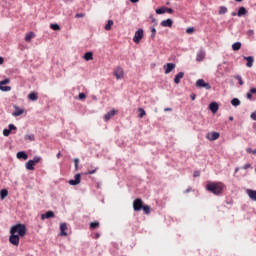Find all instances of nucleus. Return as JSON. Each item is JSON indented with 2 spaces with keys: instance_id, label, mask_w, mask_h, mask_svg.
<instances>
[{
  "instance_id": "49530a36",
  "label": "nucleus",
  "mask_w": 256,
  "mask_h": 256,
  "mask_svg": "<svg viewBox=\"0 0 256 256\" xmlns=\"http://www.w3.org/2000/svg\"><path fill=\"white\" fill-rule=\"evenodd\" d=\"M75 17H76V19H81V18L85 17V13H77L75 15Z\"/></svg>"
},
{
  "instance_id": "09e8293b",
  "label": "nucleus",
  "mask_w": 256,
  "mask_h": 256,
  "mask_svg": "<svg viewBox=\"0 0 256 256\" xmlns=\"http://www.w3.org/2000/svg\"><path fill=\"white\" fill-rule=\"evenodd\" d=\"M151 37H155V35H156V33H157V29H155V28H152L151 29Z\"/></svg>"
},
{
  "instance_id": "2f4dec72",
  "label": "nucleus",
  "mask_w": 256,
  "mask_h": 256,
  "mask_svg": "<svg viewBox=\"0 0 256 256\" xmlns=\"http://www.w3.org/2000/svg\"><path fill=\"white\" fill-rule=\"evenodd\" d=\"M233 51H239L241 49V42H236L232 45Z\"/></svg>"
},
{
  "instance_id": "5701e85b",
  "label": "nucleus",
  "mask_w": 256,
  "mask_h": 256,
  "mask_svg": "<svg viewBox=\"0 0 256 256\" xmlns=\"http://www.w3.org/2000/svg\"><path fill=\"white\" fill-rule=\"evenodd\" d=\"M60 231H61V235H63L64 237H67V224L66 223H62L60 225Z\"/></svg>"
},
{
  "instance_id": "052dcab7",
  "label": "nucleus",
  "mask_w": 256,
  "mask_h": 256,
  "mask_svg": "<svg viewBox=\"0 0 256 256\" xmlns=\"http://www.w3.org/2000/svg\"><path fill=\"white\" fill-rule=\"evenodd\" d=\"M3 57H0V65H3Z\"/></svg>"
},
{
  "instance_id": "69168bd1",
  "label": "nucleus",
  "mask_w": 256,
  "mask_h": 256,
  "mask_svg": "<svg viewBox=\"0 0 256 256\" xmlns=\"http://www.w3.org/2000/svg\"><path fill=\"white\" fill-rule=\"evenodd\" d=\"M252 153H253L254 155H256V150L252 151Z\"/></svg>"
},
{
  "instance_id": "a18cd8bd",
  "label": "nucleus",
  "mask_w": 256,
  "mask_h": 256,
  "mask_svg": "<svg viewBox=\"0 0 256 256\" xmlns=\"http://www.w3.org/2000/svg\"><path fill=\"white\" fill-rule=\"evenodd\" d=\"M74 164H75V169L77 171V169H79V158L74 159Z\"/></svg>"
},
{
  "instance_id": "dca6fc26",
  "label": "nucleus",
  "mask_w": 256,
  "mask_h": 256,
  "mask_svg": "<svg viewBox=\"0 0 256 256\" xmlns=\"http://www.w3.org/2000/svg\"><path fill=\"white\" fill-rule=\"evenodd\" d=\"M183 77H185V73L179 72V73L175 76V78H174V83H175L176 85H179V84L181 83V79H183Z\"/></svg>"
},
{
  "instance_id": "4be33fe9",
  "label": "nucleus",
  "mask_w": 256,
  "mask_h": 256,
  "mask_svg": "<svg viewBox=\"0 0 256 256\" xmlns=\"http://www.w3.org/2000/svg\"><path fill=\"white\" fill-rule=\"evenodd\" d=\"M253 95H256V88H251L249 92L246 94V98L251 101L253 99Z\"/></svg>"
},
{
  "instance_id": "b1692460",
  "label": "nucleus",
  "mask_w": 256,
  "mask_h": 256,
  "mask_svg": "<svg viewBox=\"0 0 256 256\" xmlns=\"http://www.w3.org/2000/svg\"><path fill=\"white\" fill-rule=\"evenodd\" d=\"M28 99L30 101H37V99H39V96L37 95L36 92H30L28 95Z\"/></svg>"
},
{
  "instance_id": "c756f323",
  "label": "nucleus",
  "mask_w": 256,
  "mask_h": 256,
  "mask_svg": "<svg viewBox=\"0 0 256 256\" xmlns=\"http://www.w3.org/2000/svg\"><path fill=\"white\" fill-rule=\"evenodd\" d=\"M7 195H9V191H7V189H2L0 191V198L3 200L5 199V197H7Z\"/></svg>"
},
{
  "instance_id": "f3484780",
  "label": "nucleus",
  "mask_w": 256,
  "mask_h": 256,
  "mask_svg": "<svg viewBox=\"0 0 256 256\" xmlns=\"http://www.w3.org/2000/svg\"><path fill=\"white\" fill-rule=\"evenodd\" d=\"M161 27H173V20L168 18L161 22Z\"/></svg>"
},
{
  "instance_id": "864d4df0",
  "label": "nucleus",
  "mask_w": 256,
  "mask_h": 256,
  "mask_svg": "<svg viewBox=\"0 0 256 256\" xmlns=\"http://www.w3.org/2000/svg\"><path fill=\"white\" fill-rule=\"evenodd\" d=\"M243 169H245V170H246V169H251V164H246V165H244V166H243Z\"/></svg>"
},
{
  "instance_id": "4d7b16f0",
  "label": "nucleus",
  "mask_w": 256,
  "mask_h": 256,
  "mask_svg": "<svg viewBox=\"0 0 256 256\" xmlns=\"http://www.w3.org/2000/svg\"><path fill=\"white\" fill-rule=\"evenodd\" d=\"M195 98H196L195 94L191 95V100L192 101H195Z\"/></svg>"
},
{
  "instance_id": "3c124183",
  "label": "nucleus",
  "mask_w": 256,
  "mask_h": 256,
  "mask_svg": "<svg viewBox=\"0 0 256 256\" xmlns=\"http://www.w3.org/2000/svg\"><path fill=\"white\" fill-rule=\"evenodd\" d=\"M250 117H251V119H252L253 121H256V111L253 112V113L250 115Z\"/></svg>"
},
{
  "instance_id": "e2e57ef3",
  "label": "nucleus",
  "mask_w": 256,
  "mask_h": 256,
  "mask_svg": "<svg viewBox=\"0 0 256 256\" xmlns=\"http://www.w3.org/2000/svg\"><path fill=\"white\" fill-rule=\"evenodd\" d=\"M229 121H233V116H230V117H229Z\"/></svg>"
},
{
  "instance_id": "5fc2aeb1",
  "label": "nucleus",
  "mask_w": 256,
  "mask_h": 256,
  "mask_svg": "<svg viewBox=\"0 0 256 256\" xmlns=\"http://www.w3.org/2000/svg\"><path fill=\"white\" fill-rule=\"evenodd\" d=\"M166 13L172 14V13H173V10H172L171 8H167V7H166Z\"/></svg>"
},
{
  "instance_id": "1a4fd4ad",
  "label": "nucleus",
  "mask_w": 256,
  "mask_h": 256,
  "mask_svg": "<svg viewBox=\"0 0 256 256\" xmlns=\"http://www.w3.org/2000/svg\"><path fill=\"white\" fill-rule=\"evenodd\" d=\"M176 65L174 63H167L166 65L163 66L165 69V75H169L173 69H175Z\"/></svg>"
},
{
  "instance_id": "7ed1b4c3",
  "label": "nucleus",
  "mask_w": 256,
  "mask_h": 256,
  "mask_svg": "<svg viewBox=\"0 0 256 256\" xmlns=\"http://www.w3.org/2000/svg\"><path fill=\"white\" fill-rule=\"evenodd\" d=\"M143 35H144V31L142 28H139L135 34H134V37H133V42L136 43V44H139L141 43V39H143Z\"/></svg>"
},
{
  "instance_id": "4468645a",
  "label": "nucleus",
  "mask_w": 256,
  "mask_h": 256,
  "mask_svg": "<svg viewBox=\"0 0 256 256\" xmlns=\"http://www.w3.org/2000/svg\"><path fill=\"white\" fill-rule=\"evenodd\" d=\"M81 183V174H76L74 180H69V185H79Z\"/></svg>"
},
{
  "instance_id": "7c9ffc66",
  "label": "nucleus",
  "mask_w": 256,
  "mask_h": 256,
  "mask_svg": "<svg viewBox=\"0 0 256 256\" xmlns=\"http://www.w3.org/2000/svg\"><path fill=\"white\" fill-rule=\"evenodd\" d=\"M142 210L146 215H149L151 213V207H149L148 205H143Z\"/></svg>"
},
{
  "instance_id": "680f3d73",
  "label": "nucleus",
  "mask_w": 256,
  "mask_h": 256,
  "mask_svg": "<svg viewBox=\"0 0 256 256\" xmlns=\"http://www.w3.org/2000/svg\"><path fill=\"white\" fill-rule=\"evenodd\" d=\"M99 237H100L99 233H96L95 234V239H99Z\"/></svg>"
},
{
  "instance_id": "bf43d9fd",
  "label": "nucleus",
  "mask_w": 256,
  "mask_h": 256,
  "mask_svg": "<svg viewBox=\"0 0 256 256\" xmlns=\"http://www.w3.org/2000/svg\"><path fill=\"white\" fill-rule=\"evenodd\" d=\"M57 159L61 158V152H58V154L56 155Z\"/></svg>"
},
{
  "instance_id": "ddd939ff",
  "label": "nucleus",
  "mask_w": 256,
  "mask_h": 256,
  "mask_svg": "<svg viewBox=\"0 0 256 256\" xmlns=\"http://www.w3.org/2000/svg\"><path fill=\"white\" fill-rule=\"evenodd\" d=\"M15 111L12 113L13 117H19L25 113V110L19 108L18 106H14Z\"/></svg>"
},
{
  "instance_id": "bb28decb",
  "label": "nucleus",
  "mask_w": 256,
  "mask_h": 256,
  "mask_svg": "<svg viewBox=\"0 0 256 256\" xmlns=\"http://www.w3.org/2000/svg\"><path fill=\"white\" fill-rule=\"evenodd\" d=\"M238 17H243V15H247V9L245 7H240L238 9Z\"/></svg>"
},
{
  "instance_id": "774afa93",
  "label": "nucleus",
  "mask_w": 256,
  "mask_h": 256,
  "mask_svg": "<svg viewBox=\"0 0 256 256\" xmlns=\"http://www.w3.org/2000/svg\"><path fill=\"white\" fill-rule=\"evenodd\" d=\"M235 1H237V2L241 3V1H243V0H235Z\"/></svg>"
},
{
  "instance_id": "2eb2a0df",
  "label": "nucleus",
  "mask_w": 256,
  "mask_h": 256,
  "mask_svg": "<svg viewBox=\"0 0 256 256\" xmlns=\"http://www.w3.org/2000/svg\"><path fill=\"white\" fill-rule=\"evenodd\" d=\"M53 217H55V213L53 211H48L41 215L42 221H44V219H53Z\"/></svg>"
},
{
  "instance_id": "423d86ee",
  "label": "nucleus",
  "mask_w": 256,
  "mask_h": 256,
  "mask_svg": "<svg viewBox=\"0 0 256 256\" xmlns=\"http://www.w3.org/2000/svg\"><path fill=\"white\" fill-rule=\"evenodd\" d=\"M124 75H125V71L123 70L122 67H117L114 70V76L116 77L117 80L123 79Z\"/></svg>"
},
{
  "instance_id": "6e6d98bb",
  "label": "nucleus",
  "mask_w": 256,
  "mask_h": 256,
  "mask_svg": "<svg viewBox=\"0 0 256 256\" xmlns=\"http://www.w3.org/2000/svg\"><path fill=\"white\" fill-rule=\"evenodd\" d=\"M164 111H165V112H167V111H173V109H172V108H165Z\"/></svg>"
},
{
  "instance_id": "a19ab883",
  "label": "nucleus",
  "mask_w": 256,
  "mask_h": 256,
  "mask_svg": "<svg viewBox=\"0 0 256 256\" xmlns=\"http://www.w3.org/2000/svg\"><path fill=\"white\" fill-rule=\"evenodd\" d=\"M234 79L239 81V85H244L243 78L240 75L234 76Z\"/></svg>"
},
{
  "instance_id": "f257e3e1",
  "label": "nucleus",
  "mask_w": 256,
  "mask_h": 256,
  "mask_svg": "<svg viewBox=\"0 0 256 256\" xmlns=\"http://www.w3.org/2000/svg\"><path fill=\"white\" fill-rule=\"evenodd\" d=\"M226 187L223 182H208L206 190H208L209 193H213V195H223V191H225Z\"/></svg>"
},
{
  "instance_id": "c03bdc74",
  "label": "nucleus",
  "mask_w": 256,
  "mask_h": 256,
  "mask_svg": "<svg viewBox=\"0 0 256 256\" xmlns=\"http://www.w3.org/2000/svg\"><path fill=\"white\" fill-rule=\"evenodd\" d=\"M78 99H80L81 101H83V99H87V95H85V93H80L78 95Z\"/></svg>"
},
{
  "instance_id": "37998d69",
  "label": "nucleus",
  "mask_w": 256,
  "mask_h": 256,
  "mask_svg": "<svg viewBox=\"0 0 256 256\" xmlns=\"http://www.w3.org/2000/svg\"><path fill=\"white\" fill-rule=\"evenodd\" d=\"M9 129L8 130H10V133H11V131H17V126H15V125H13V124H9Z\"/></svg>"
},
{
  "instance_id": "cd10ccee",
  "label": "nucleus",
  "mask_w": 256,
  "mask_h": 256,
  "mask_svg": "<svg viewBox=\"0 0 256 256\" xmlns=\"http://www.w3.org/2000/svg\"><path fill=\"white\" fill-rule=\"evenodd\" d=\"M84 59L86 61H93V52H87L84 54Z\"/></svg>"
},
{
  "instance_id": "72a5a7b5",
  "label": "nucleus",
  "mask_w": 256,
  "mask_h": 256,
  "mask_svg": "<svg viewBox=\"0 0 256 256\" xmlns=\"http://www.w3.org/2000/svg\"><path fill=\"white\" fill-rule=\"evenodd\" d=\"M112 27H113V20H108V23L105 25V30L111 31Z\"/></svg>"
},
{
  "instance_id": "338daca9",
  "label": "nucleus",
  "mask_w": 256,
  "mask_h": 256,
  "mask_svg": "<svg viewBox=\"0 0 256 256\" xmlns=\"http://www.w3.org/2000/svg\"><path fill=\"white\" fill-rule=\"evenodd\" d=\"M189 191H191V189H187V190H186V193H189Z\"/></svg>"
},
{
  "instance_id": "aec40b11",
  "label": "nucleus",
  "mask_w": 256,
  "mask_h": 256,
  "mask_svg": "<svg viewBox=\"0 0 256 256\" xmlns=\"http://www.w3.org/2000/svg\"><path fill=\"white\" fill-rule=\"evenodd\" d=\"M17 159H23L24 161H27L29 159V156L24 151H20L16 155Z\"/></svg>"
},
{
  "instance_id": "0e129e2a",
  "label": "nucleus",
  "mask_w": 256,
  "mask_h": 256,
  "mask_svg": "<svg viewBox=\"0 0 256 256\" xmlns=\"http://www.w3.org/2000/svg\"><path fill=\"white\" fill-rule=\"evenodd\" d=\"M238 171H239V168H236V169H235V173H237Z\"/></svg>"
},
{
  "instance_id": "13d9d810",
  "label": "nucleus",
  "mask_w": 256,
  "mask_h": 256,
  "mask_svg": "<svg viewBox=\"0 0 256 256\" xmlns=\"http://www.w3.org/2000/svg\"><path fill=\"white\" fill-rule=\"evenodd\" d=\"M130 3H139V0H130Z\"/></svg>"
},
{
  "instance_id": "6ab92c4d",
  "label": "nucleus",
  "mask_w": 256,
  "mask_h": 256,
  "mask_svg": "<svg viewBox=\"0 0 256 256\" xmlns=\"http://www.w3.org/2000/svg\"><path fill=\"white\" fill-rule=\"evenodd\" d=\"M25 167L28 171H35V162L29 160L26 162Z\"/></svg>"
},
{
  "instance_id": "c85d7f7f",
  "label": "nucleus",
  "mask_w": 256,
  "mask_h": 256,
  "mask_svg": "<svg viewBox=\"0 0 256 256\" xmlns=\"http://www.w3.org/2000/svg\"><path fill=\"white\" fill-rule=\"evenodd\" d=\"M231 105H233V107H239V105H241V100H239V98H234L231 100Z\"/></svg>"
},
{
  "instance_id": "79ce46f5",
  "label": "nucleus",
  "mask_w": 256,
  "mask_h": 256,
  "mask_svg": "<svg viewBox=\"0 0 256 256\" xmlns=\"http://www.w3.org/2000/svg\"><path fill=\"white\" fill-rule=\"evenodd\" d=\"M3 135H4V137H9V135H11V130H9V129H4V130H3Z\"/></svg>"
},
{
  "instance_id": "412c9836",
  "label": "nucleus",
  "mask_w": 256,
  "mask_h": 256,
  "mask_svg": "<svg viewBox=\"0 0 256 256\" xmlns=\"http://www.w3.org/2000/svg\"><path fill=\"white\" fill-rule=\"evenodd\" d=\"M116 113H117V111H115V109L111 110L104 116V121H109V119H111V117H115Z\"/></svg>"
},
{
  "instance_id": "603ef678",
  "label": "nucleus",
  "mask_w": 256,
  "mask_h": 256,
  "mask_svg": "<svg viewBox=\"0 0 256 256\" xmlns=\"http://www.w3.org/2000/svg\"><path fill=\"white\" fill-rule=\"evenodd\" d=\"M201 175L200 171H195L193 177H199Z\"/></svg>"
},
{
  "instance_id": "ea45409f",
  "label": "nucleus",
  "mask_w": 256,
  "mask_h": 256,
  "mask_svg": "<svg viewBox=\"0 0 256 256\" xmlns=\"http://www.w3.org/2000/svg\"><path fill=\"white\" fill-rule=\"evenodd\" d=\"M50 29H53V31H59L60 29L59 24H51Z\"/></svg>"
},
{
  "instance_id": "f03ea898",
  "label": "nucleus",
  "mask_w": 256,
  "mask_h": 256,
  "mask_svg": "<svg viewBox=\"0 0 256 256\" xmlns=\"http://www.w3.org/2000/svg\"><path fill=\"white\" fill-rule=\"evenodd\" d=\"M10 235H18V237H25L27 235V227L25 224H16L11 227Z\"/></svg>"
},
{
  "instance_id": "393cba45",
  "label": "nucleus",
  "mask_w": 256,
  "mask_h": 256,
  "mask_svg": "<svg viewBox=\"0 0 256 256\" xmlns=\"http://www.w3.org/2000/svg\"><path fill=\"white\" fill-rule=\"evenodd\" d=\"M35 38V33L34 32H29L25 36V41L26 43H31V39Z\"/></svg>"
},
{
  "instance_id": "f704fd0d",
  "label": "nucleus",
  "mask_w": 256,
  "mask_h": 256,
  "mask_svg": "<svg viewBox=\"0 0 256 256\" xmlns=\"http://www.w3.org/2000/svg\"><path fill=\"white\" fill-rule=\"evenodd\" d=\"M138 111L140 113L139 114L140 119H143L145 117V115H147V112H145V109H143V108H139Z\"/></svg>"
},
{
  "instance_id": "9d476101",
  "label": "nucleus",
  "mask_w": 256,
  "mask_h": 256,
  "mask_svg": "<svg viewBox=\"0 0 256 256\" xmlns=\"http://www.w3.org/2000/svg\"><path fill=\"white\" fill-rule=\"evenodd\" d=\"M220 136L221 134H219V132H212L207 134V139L209 141H217V139H219Z\"/></svg>"
},
{
  "instance_id": "e433bc0d",
  "label": "nucleus",
  "mask_w": 256,
  "mask_h": 256,
  "mask_svg": "<svg viewBox=\"0 0 256 256\" xmlns=\"http://www.w3.org/2000/svg\"><path fill=\"white\" fill-rule=\"evenodd\" d=\"M99 225H100L99 222H91L90 229L92 230L98 229Z\"/></svg>"
},
{
  "instance_id": "58836bf2",
  "label": "nucleus",
  "mask_w": 256,
  "mask_h": 256,
  "mask_svg": "<svg viewBox=\"0 0 256 256\" xmlns=\"http://www.w3.org/2000/svg\"><path fill=\"white\" fill-rule=\"evenodd\" d=\"M31 161L34 162V165L41 163V156H34L33 160Z\"/></svg>"
},
{
  "instance_id": "c9c22d12",
  "label": "nucleus",
  "mask_w": 256,
  "mask_h": 256,
  "mask_svg": "<svg viewBox=\"0 0 256 256\" xmlns=\"http://www.w3.org/2000/svg\"><path fill=\"white\" fill-rule=\"evenodd\" d=\"M157 15H163V13H166V7H161L156 9Z\"/></svg>"
},
{
  "instance_id": "39448f33",
  "label": "nucleus",
  "mask_w": 256,
  "mask_h": 256,
  "mask_svg": "<svg viewBox=\"0 0 256 256\" xmlns=\"http://www.w3.org/2000/svg\"><path fill=\"white\" fill-rule=\"evenodd\" d=\"M133 209L134 211H141V209H143V200H141V198L134 200Z\"/></svg>"
},
{
  "instance_id": "de8ad7c7",
  "label": "nucleus",
  "mask_w": 256,
  "mask_h": 256,
  "mask_svg": "<svg viewBox=\"0 0 256 256\" xmlns=\"http://www.w3.org/2000/svg\"><path fill=\"white\" fill-rule=\"evenodd\" d=\"M186 33H188L189 35H191V33H195V29H193V28H187V29H186Z\"/></svg>"
},
{
  "instance_id": "9b49d317",
  "label": "nucleus",
  "mask_w": 256,
  "mask_h": 256,
  "mask_svg": "<svg viewBox=\"0 0 256 256\" xmlns=\"http://www.w3.org/2000/svg\"><path fill=\"white\" fill-rule=\"evenodd\" d=\"M246 194L248 195L249 199H251L252 201H256V190L247 189Z\"/></svg>"
},
{
  "instance_id": "a878e982",
  "label": "nucleus",
  "mask_w": 256,
  "mask_h": 256,
  "mask_svg": "<svg viewBox=\"0 0 256 256\" xmlns=\"http://www.w3.org/2000/svg\"><path fill=\"white\" fill-rule=\"evenodd\" d=\"M244 59L247 61V64H246L247 67H253V56H247V57H244Z\"/></svg>"
},
{
  "instance_id": "4c0bfd02",
  "label": "nucleus",
  "mask_w": 256,
  "mask_h": 256,
  "mask_svg": "<svg viewBox=\"0 0 256 256\" xmlns=\"http://www.w3.org/2000/svg\"><path fill=\"white\" fill-rule=\"evenodd\" d=\"M225 13H227V7L221 6L219 8V15H225Z\"/></svg>"
},
{
  "instance_id": "8fccbe9b",
  "label": "nucleus",
  "mask_w": 256,
  "mask_h": 256,
  "mask_svg": "<svg viewBox=\"0 0 256 256\" xmlns=\"http://www.w3.org/2000/svg\"><path fill=\"white\" fill-rule=\"evenodd\" d=\"M97 173V168H95L94 170H88V175H93Z\"/></svg>"
},
{
  "instance_id": "473e14b6",
  "label": "nucleus",
  "mask_w": 256,
  "mask_h": 256,
  "mask_svg": "<svg viewBox=\"0 0 256 256\" xmlns=\"http://www.w3.org/2000/svg\"><path fill=\"white\" fill-rule=\"evenodd\" d=\"M24 139L26 141H35V135L34 134H27V135H25Z\"/></svg>"
},
{
  "instance_id": "6e6552de",
  "label": "nucleus",
  "mask_w": 256,
  "mask_h": 256,
  "mask_svg": "<svg viewBox=\"0 0 256 256\" xmlns=\"http://www.w3.org/2000/svg\"><path fill=\"white\" fill-rule=\"evenodd\" d=\"M196 87H203L204 89H211V84L206 83L205 80L199 79L196 81Z\"/></svg>"
},
{
  "instance_id": "f8f14e48",
  "label": "nucleus",
  "mask_w": 256,
  "mask_h": 256,
  "mask_svg": "<svg viewBox=\"0 0 256 256\" xmlns=\"http://www.w3.org/2000/svg\"><path fill=\"white\" fill-rule=\"evenodd\" d=\"M205 50H200L197 55H196V61L198 63H201V61H203L205 59Z\"/></svg>"
},
{
  "instance_id": "0eeeda50",
  "label": "nucleus",
  "mask_w": 256,
  "mask_h": 256,
  "mask_svg": "<svg viewBox=\"0 0 256 256\" xmlns=\"http://www.w3.org/2000/svg\"><path fill=\"white\" fill-rule=\"evenodd\" d=\"M9 241L11 245H14L15 247H19V241H20L19 235L11 234L9 237Z\"/></svg>"
},
{
  "instance_id": "20e7f679",
  "label": "nucleus",
  "mask_w": 256,
  "mask_h": 256,
  "mask_svg": "<svg viewBox=\"0 0 256 256\" xmlns=\"http://www.w3.org/2000/svg\"><path fill=\"white\" fill-rule=\"evenodd\" d=\"M9 83H11V80H9V78L0 81V91H11V86H3L9 85Z\"/></svg>"
},
{
  "instance_id": "a211bd4d",
  "label": "nucleus",
  "mask_w": 256,
  "mask_h": 256,
  "mask_svg": "<svg viewBox=\"0 0 256 256\" xmlns=\"http://www.w3.org/2000/svg\"><path fill=\"white\" fill-rule=\"evenodd\" d=\"M209 109L213 113H217V111H219V104H217V102H212L209 104Z\"/></svg>"
}]
</instances>
